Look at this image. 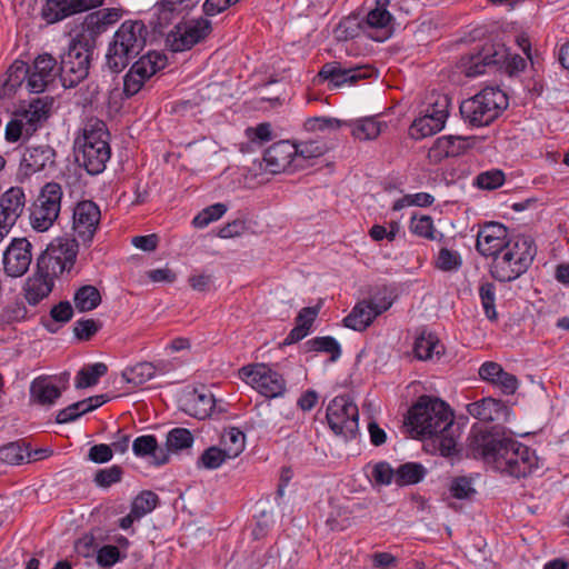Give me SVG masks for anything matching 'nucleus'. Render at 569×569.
<instances>
[{"mask_svg":"<svg viewBox=\"0 0 569 569\" xmlns=\"http://www.w3.org/2000/svg\"><path fill=\"white\" fill-rule=\"evenodd\" d=\"M448 490L450 496L458 500H472L477 495L472 478L466 476L453 477Z\"/></svg>","mask_w":569,"mask_h":569,"instance_id":"44","label":"nucleus"},{"mask_svg":"<svg viewBox=\"0 0 569 569\" xmlns=\"http://www.w3.org/2000/svg\"><path fill=\"white\" fill-rule=\"evenodd\" d=\"M425 475L426 469L422 465L407 462L396 470V483L398 486L415 485L421 481Z\"/></svg>","mask_w":569,"mask_h":569,"instance_id":"43","label":"nucleus"},{"mask_svg":"<svg viewBox=\"0 0 569 569\" xmlns=\"http://www.w3.org/2000/svg\"><path fill=\"white\" fill-rule=\"evenodd\" d=\"M102 327L99 320L80 319L73 325V335L81 341H89Z\"/></svg>","mask_w":569,"mask_h":569,"instance_id":"52","label":"nucleus"},{"mask_svg":"<svg viewBox=\"0 0 569 569\" xmlns=\"http://www.w3.org/2000/svg\"><path fill=\"white\" fill-rule=\"evenodd\" d=\"M108 371V367L103 362H96L80 369L74 379V387L77 389H84L96 386L99 379Z\"/></svg>","mask_w":569,"mask_h":569,"instance_id":"37","label":"nucleus"},{"mask_svg":"<svg viewBox=\"0 0 569 569\" xmlns=\"http://www.w3.org/2000/svg\"><path fill=\"white\" fill-rule=\"evenodd\" d=\"M27 316V308L21 300H17L9 305L2 312V318L7 322H16L23 320Z\"/></svg>","mask_w":569,"mask_h":569,"instance_id":"64","label":"nucleus"},{"mask_svg":"<svg viewBox=\"0 0 569 569\" xmlns=\"http://www.w3.org/2000/svg\"><path fill=\"white\" fill-rule=\"evenodd\" d=\"M110 132L104 121L91 117L86 120L74 140V149L109 144Z\"/></svg>","mask_w":569,"mask_h":569,"instance_id":"27","label":"nucleus"},{"mask_svg":"<svg viewBox=\"0 0 569 569\" xmlns=\"http://www.w3.org/2000/svg\"><path fill=\"white\" fill-rule=\"evenodd\" d=\"M62 390L51 383L50 378L40 376L30 385V402L41 407H51L61 397Z\"/></svg>","mask_w":569,"mask_h":569,"instance_id":"30","label":"nucleus"},{"mask_svg":"<svg viewBox=\"0 0 569 569\" xmlns=\"http://www.w3.org/2000/svg\"><path fill=\"white\" fill-rule=\"evenodd\" d=\"M57 76L60 77V70L56 58L49 53L39 54L30 66L27 89L33 93L43 92Z\"/></svg>","mask_w":569,"mask_h":569,"instance_id":"17","label":"nucleus"},{"mask_svg":"<svg viewBox=\"0 0 569 569\" xmlns=\"http://www.w3.org/2000/svg\"><path fill=\"white\" fill-rule=\"evenodd\" d=\"M325 148L316 141L303 142L298 146L295 169H302L309 159L318 158L323 154Z\"/></svg>","mask_w":569,"mask_h":569,"instance_id":"49","label":"nucleus"},{"mask_svg":"<svg viewBox=\"0 0 569 569\" xmlns=\"http://www.w3.org/2000/svg\"><path fill=\"white\" fill-rule=\"evenodd\" d=\"M452 427H448V431L439 432L436 436L438 449L443 457H452L457 453V440Z\"/></svg>","mask_w":569,"mask_h":569,"instance_id":"57","label":"nucleus"},{"mask_svg":"<svg viewBox=\"0 0 569 569\" xmlns=\"http://www.w3.org/2000/svg\"><path fill=\"white\" fill-rule=\"evenodd\" d=\"M467 411L485 422L506 421L509 416V408L501 400L490 397L469 403Z\"/></svg>","mask_w":569,"mask_h":569,"instance_id":"28","label":"nucleus"},{"mask_svg":"<svg viewBox=\"0 0 569 569\" xmlns=\"http://www.w3.org/2000/svg\"><path fill=\"white\" fill-rule=\"evenodd\" d=\"M342 122L335 118L328 117H313L306 121L305 127L307 130H326V129H338Z\"/></svg>","mask_w":569,"mask_h":569,"instance_id":"63","label":"nucleus"},{"mask_svg":"<svg viewBox=\"0 0 569 569\" xmlns=\"http://www.w3.org/2000/svg\"><path fill=\"white\" fill-rule=\"evenodd\" d=\"M27 457V449L19 442H10L0 448V461L19 465Z\"/></svg>","mask_w":569,"mask_h":569,"instance_id":"53","label":"nucleus"},{"mask_svg":"<svg viewBox=\"0 0 569 569\" xmlns=\"http://www.w3.org/2000/svg\"><path fill=\"white\" fill-rule=\"evenodd\" d=\"M410 230L418 237H422L429 240H435V227L430 216H421L411 218Z\"/></svg>","mask_w":569,"mask_h":569,"instance_id":"54","label":"nucleus"},{"mask_svg":"<svg viewBox=\"0 0 569 569\" xmlns=\"http://www.w3.org/2000/svg\"><path fill=\"white\" fill-rule=\"evenodd\" d=\"M93 51L74 39L70 41L59 63L60 80L64 88H74L88 77Z\"/></svg>","mask_w":569,"mask_h":569,"instance_id":"8","label":"nucleus"},{"mask_svg":"<svg viewBox=\"0 0 569 569\" xmlns=\"http://www.w3.org/2000/svg\"><path fill=\"white\" fill-rule=\"evenodd\" d=\"M53 104L51 97H38L32 99L28 106L18 111V114L24 120V124L29 126V132H37L49 119Z\"/></svg>","mask_w":569,"mask_h":569,"instance_id":"26","label":"nucleus"},{"mask_svg":"<svg viewBox=\"0 0 569 569\" xmlns=\"http://www.w3.org/2000/svg\"><path fill=\"white\" fill-rule=\"evenodd\" d=\"M188 406L189 408L187 410L191 416L198 419H204L211 415L214 407V399L211 393L194 391L189 399Z\"/></svg>","mask_w":569,"mask_h":569,"instance_id":"41","label":"nucleus"},{"mask_svg":"<svg viewBox=\"0 0 569 569\" xmlns=\"http://www.w3.org/2000/svg\"><path fill=\"white\" fill-rule=\"evenodd\" d=\"M107 402V397L104 395L90 397L83 400H80L78 402H74L67 408L58 411L56 416V422L57 423H69L71 421H74L82 415L90 412L103 403Z\"/></svg>","mask_w":569,"mask_h":569,"instance_id":"33","label":"nucleus"},{"mask_svg":"<svg viewBox=\"0 0 569 569\" xmlns=\"http://www.w3.org/2000/svg\"><path fill=\"white\" fill-rule=\"evenodd\" d=\"M149 31L141 20H126L114 32L106 53V66L120 73L144 49Z\"/></svg>","mask_w":569,"mask_h":569,"instance_id":"3","label":"nucleus"},{"mask_svg":"<svg viewBox=\"0 0 569 569\" xmlns=\"http://www.w3.org/2000/svg\"><path fill=\"white\" fill-rule=\"evenodd\" d=\"M167 64V57L157 51H149L132 63L123 78V92L127 97L138 93L143 83Z\"/></svg>","mask_w":569,"mask_h":569,"instance_id":"14","label":"nucleus"},{"mask_svg":"<svg viewBox=\"0 0 569 569\" xmlns=\"http://www.w3.org/2000/svg\"><path fill=\"white\" fill-rule=\"evenodd\" d=\"M396 296L388 287L380 288L370 299L359 301L343 319V325L356 331L366 330L376 317L387 311Z\"/></svg>","mask_w":569,"mask_h":569,"instance_id":"9","label":"nucleus"},{"mask_svg":"<svg viewBox=\"0 0 569 569\" xmlns=\"http://www.w3.org/2000/svg\"><path fill=\"white\" fill-rule=\"evenodd\" d=\"M430 101L426 108L427 112L447 120L449 116V107H450V99L447 94H440V93H432L430 96Z\"/></svg>","mask_w":569,"mask_h":569,"instance_id":"56","label":"nucleus"},{"mask_svg":"<svg viewBox=\"0 0 569 569\" xmlns=\"http://www.w3.org/2000/svg\"><path fill=\"white\" fill-rule=\"evenodd\" d=\"M505 182V173L499 169L481 172L476 178V184L480 189L493 190L501 187Z\"/></svg>","mask_w":569,"mask_h":569,"instance_id":"55","label":"nucleus"},{"mask_svg":"<svg viewBox=\"0 0 569 569\" xmlns=\"http://www.w3.org/2000/svg\"><path fill=\"white\" fill-rule=\"evenodd\" d=\"M407 426L415 437H433L453 426V413L441 399L421 396L408 411Z\"/></svg>","mask_w":569,"mask_h":569,"instance_id":"4","label":"nucleus"},{"mask_svg":"<svg viewBox=\"0 0 569 569\" xmlns=\"http://www.w3.org/2000/svg\"><path fill=\"white\" fill-rule=\"evenodd\" d=\"M176 21L173 29L166 37V46L172 52L190 50L212 32V23L208 18L188 20L187 17H178Z\"/></svg>","mask_w":569,"mask_h":569,"instance_id":"7","label":"nucleus"},{"mask_svg":"<svg viewBox=\"0 0 569 569\" xmlns=\"http://www.w3.org/2000/svg\"><path fill=\"white\" fill-rule=\"evenodd\" d=\"M159 497L149 490L139 493L131 503V510L136 518H142L150 513L158 505Z\"/></svg>","mask_w":569,"mask_h":569,"instance_id":"45","label":"nucleus"},{"mask_svg":"<svg viewBox=\"0 0 569 569\" xmlns=\"http://www.w3.org/2000/svg\"><path fill=\"white\" fill-rule=\"evenodd\" d=\"M508 229L499 222H487L477 234L476 248L483 257H499L508 244Z\"/></svg>","mask_w":569,"mask_h":569,"instance_id":"16","label":"nucleus"},{"mask_svg":"<svg viewBox=\"0 0 569 569\" xmlns=\"http://www.w3.org/2000/svg\"><path fill=\"white\" fill-rule=\"evenodd\" d=\"M122 469L119 466H112L107 469L99 470L94 476V481L100 487H110L121 480Z\"/></svg>","mask_w":569,"mask_h":569,"instance_id":"59","label":"nucleus"},{"mask_svg":"<svg viewBox=\"0 0 569 569\" xmlns=\"http://www.w3.org/2000/svg\"><path fill=\"white\" fill-rule=\"evenodd\" d=\"M77 239L58 238L38 257L33 284H54L56 280L71 281L78 254Z\"/></svg>","mask_w":569,"mask_h":569,"instance_id":"2","label":"nucleus"},{"mask_svg":"<svg viewBox=\"0 0 569 569\" xmlns=\"http://www.w3.org/2000/svg\"><path fill=\"white\" fill-rule=\"evenodd\" d=\"M154 375L156 367L151 362L144 361L126 368L121 377L127 383L140 386L152 379Z\"/></svg>","mask_w":569,"mask_h":569,"instance_id":"39","label":"nucleus"},{"mask_svg":"<svg viewBox=\"0 0 569 569\" xmlns=\"http://www.w3.org/2000/svg\"><path fill=\"white\" fill-rule=\"evenodd\" d=\"M30 77V66L21 60H16L6 73V79L0 84V101L11 98L17 89Z\"/></svg>","mask_w":569,"mask_h":569,"instance_id":"32","label":"nucleus"},{"mask_svg":"<svg viewBox=\"0 0 569 569\" xmlns=\"http://www.w3.org/2000/svg\"><path fill=\"white\" fill-rule=\"evenodd\" d=\"M199 0H160L158 7V23L166 27L176 21L178 17H188Z\"/></svg>","mask_w":569,"mask_h":569,"instance_id":"31","label":"nucleus"},{"mask_svg":"<svg viewBox=\"0 0 569 569\" xmlns=\"http://www.w3.org/2000/svg\"><path fill=\"white\" fill-rule=\"evenodd\" d=\"M226 452L219 447H209L206 449L199 458L198 466L204 469H217L219 468L226 460Z\"/></svg>","mask_w":569,"mask_h":569,"instance_id":"51","label":"nucleus"},{"mask_svg":"<svg viewBox=\"0 0 569 569\" xmlns=\"http://www.w3.org/2000/svg\"><path fill=\"white\" fill-rule=\"evenodd\" d=\"M120 551L118 547L106 545L98 550L97 562L102 568H110L120 560Z\"/></svg>","mask_w":569,"mask_h":569,"instance_id":"60","label":"nucleus"},{"mask_svg":"<svg viewBox=\"0 0 569 569\" xmlns=\"http://www.w3.org/2000/svg\"><path fill=\"white\" fill-rule=\"evenodd\" d=\"M31 243L26 238L14 239L3 253L4 271L10 277H20L31 263Z\"/></svg>","mask_w":569,"mask_h":569,"instance_id":"21","label":"nucleus"},{"mask_svg":"<svg viewBox=\"0 0 569 569\" xmlns=\"http://www.w3.org/2000/svg\"><path fill=\"white\" fill-rule=\"evenodd\" d=\"M246 436L238 428H230L221 436V449L227 458L238 457L244 449Z\"/></svg>","mask_w":569,"mask_h":569,"instance_id":"40","label":"nucleus"},{"mask_svg":"<svg viewBox=\"0 0 569 569\" xmlns=\"http://www.w3.org/2000/svg\"><path fill=\"white\" fill-rule=\"evenodd\" d=\"M62 199V188L57 182L46 183L30 209V223L37 231H47L57 220Z\"/></svg>","mask_w":569,"mask_h":569,"instance_id":"10","label":"nucleus"},{"mask_svg":"<svg viewBox=\"0 0 569 569\" xmlns=\"http://www.w3.org/2000/svg\"><path fill=\"white\" fill-rule=\"evenodd\" d=\"M495 287H480V299L485 310V315L489 321H497L498 313L496 311V295L493 291Z\"/></svg>","mask_w":569,"mask_h":569,"instance_id":"58","label":"nucleus"},{"mask_svg":"<svg viewBox=\"0 0 569 569\" xmlns=\"http://www.w3.org/2000/svg\"><path fill=\"white\" fill-rule=\"evenodd\" d=\"M306 347L308 350L331 353L332 360H336L341 353V349L337 340L329 336L310 339L306 342Z\"/></svg>","mask_w":569,"mask_h":569,"instance_id":"50","label":"nucleus"},{"mask_svg":"<svg viewBox=\"0 0 569 569\" xmlns=\"http://www.w3.org/2000/svg\"><path fill=\"white\" fill-rule=\"evenodd\" d=\"M101 218L99 207L91 200L79 202L73 210V232L82 242H90Z\"/></svg>","mask_w":569,"mask_h":569,"instance_id":"18","label":"nucleus"},{"mask_svg":"<svg viewBox=\"0 0 569 569\" xmlns=\"http://www.w3.org/2000/svg\"><path fill=\"white\" fill-rule=\"evenodd\" d=\"M369 67L342 68L339 62H328L322 66L318 76L328 80L330 86L339 88L346 83H356L361 79L370 77Z\"/></svg>","mask_w":569,"mask_h":569,"instance_id":"22","label":"nucleus"},{"mask_svg":"<svg viewBox=\"0 0 569 569\" xmlns=\"http://www.w3.org/2000/svg\"><path fill=\"white\" fill-rule=\"evenodd\" d=\"M111 157L110 144H100L89 148L74 149L76 162L90 176H97L104 171Z\"/></svg>","mask_w":569,"mask_h":569,"instance_id":"23","label":"nucleus"},{"mask_svg":"<svg viewBox=\"0 0 569 569\" xmlns=\"http://www.w3.org/2000/svg\"><path fill=\"white\" fill-rule=\"evenodd\" d=\"M467 441L468 451L473 458H481L498 471L515 478L531 476L541 467L536 450L513 439L476 431Z\"/></svg>","mask_w":569,"mask_h":569,"instance_id":"1","label":"nucleus"},{"mask_svg":"<svg viewBox=\"0 0 569 569\" xmlns=\"http://www.w3.org/2000/svg\"><path fill=\"white\" fill-rule=\"evenodd\" d=\"M508 107V97L499 88L487 87L460 104L465 122L472 127L492 123Z\"/></svg>","mask_w":569,"mask_h":569,"instance_id":"6","label":"nucleus"},{"mask_svg":"<svg viewBox=\"0 0 569 569\" xmlns=\"http://www.w3.org/2000/svg\"><path fill=\"white\" fill-rule=\"evenodd\" d=\"M471 147V137L443 136L433 142V146L429 149L428 157L433 162H440L445 158L463 154Z\"/></svg>","mask_w":569,"mask_h":569,"instance_id":"24","label":"nucleus"},{"mask_svg":"<svg viewBox=\"0 0 569 569\" xmlns=\"http://www.w3.org/2000/svg\"><path fill=\"white\" fill-rule=\"evenodd\" d=\"M508 58V48L500 42H488L476 53L461 57V67L467 77H477L491 70L502 71Z\"/></svg>","mask_w":569,"mask_h":569,"instance_id":"12","label":"nucleus"},{"mask_svg":"<svg viewBox=\"0 0 569 569\" xmlns=\"http://www.w3.org/2000/svg\"><path fill=\"white\" fill-rule=\"evenodd\" d=\"M371 477L378 485H390L396 479V471L388 462L381 461L373 466Z\"/></svg>","mask_w":569,"mask_h":569,"instance_id":"61","label":"nucleus"},{"mask_svg":"<svg viewBox=\"0 0 569 569\" xmlns=\"http://www.w3.org/2000/svg\"><path fill=\"white\" fill-rule=\"evenodd\" d=\"M327 421L330 429L345 439L356 437L359 429V410L348 396H337L328 405Z\"/></svg>","mask_w":569,"mask_h":569,"instance_id":"11","label":"nucleus"},{"mask_svg":"<svg viewBox=\"0 0 569 569\" xmlns=\"http://www.w3.org/2000/svg\"><path fill=\"white\" fill-rule=\"evenodd\" d=\"M445 123L446 121L441 117L438 118L426 110L423 116L412 122L409 134L412 139L419 140L436 134L445 127Z\"/></svg>","mask_w":569,"mask_h":569,"instance_id":"36","label":"nucleus"},{"mask_svg":"<svg viewBox=\"0 0 569 569\" xmlns=\"http://www.w3.org/2000/svg\"><path fill=\"white\" fill-rule=\"evenodd\" d=\"M121 18V10L106 8L89 13L82 23V32L74 40L94 50L98 38Z\"/></svg>","mask_w":569,"mask_h":569,"instance_id":"15","label":"nucleus"},{"mask_svg":"<svg viewBox=\"0 0 569 569\" xmlns=\"http://www.w3.org/2000/svg\"><path fill=\"white\" fill-rule=\"evenodd\" d=\"M56 162V150L50 146L29 147L24 150L20 169L26 176L52 167Z\"/></svg>","mask_w":569,"mask_h":569,"instance_id":"25","label":"nucleus"},{"mask_svg":"<svg viewBox=\"0 0 569 569\" xmlns=\"http://www.w3.org/2000/svg\"><path fill=\"white\" fill-rule=\"evenodd\" d=\"M445 348L432 332L422 331L413 342V353L418 360L427 361L440 358Z\"/></svg>","mask_w":569,"mask_h":569,"instance_id":"34","label":"nucleus"},{"mask_svg":"<svg viewBox=\"0 0 569 569\" xmlns=\"http://www.w3.org/2000/svg\"><path fill=\"white\" fill-rule=\"evenodd\" d=\"M239 377L267 398H276L286 391L283 377L266 363L248 365L239 369Z\"/></svg>","mask_w":569,"mask_h":569,"instance_id":"13","label":"nucleus"},{"mask_svg":"<svg viewBox=\"0 0 569 569\" xmlns=\"http://www.w3.org/2000/svg\"><path fill=\"white\" fill-rule=\"evenodd\" d=\"M479 377L499 388L505 395H513L518 389V379L493 361H487L479 368Z\"/></svg>","mask_w":569,"mask_h":569,"instance_id":"29","label":"nucleus"},{"mask_svg":"<svg viewBox=\"0 0 569 569\" xmlns=\"http://www.w3.org/2000/svg\"><path fill=\"white\" fill-rule=\"evenodd\" d=\"M132 450L136 456L146 457L150 456L152 462L157 466L168 462V451L158 446L157 439L152 435L140 436L134 439Z\"/></svg>","mask_w":569,"mask_h":569,"instance_id":"35","label":"nucleus"},{"mask_svg":"<svg viewBox=\"0 0 569 569\" xmlns=\"http://www.w3.org/2000/svg\"><path fill=\"white\" fill-rule=\"evenodd\" d=\"M193 443L192 433L186 428H174L167 436V451L190 448Z\"/></svg>","mask_w":569,"mask_h":569,"instance_id":"47","label":"nucleus"},{"mask_svg":"<svg viewBox=\"0 0 569 569\" xmlns=\"http://www.w3.org/2000/svg\"><path fill=\"white\" fill-rule=\"evenodd\" d=\"M73 316V308L67 300L54 305L50 310V317L56 323H67Z\"/></svg>","mask_w":569,"mask_h":569,"instance_id":"62","label":"nucleus"},{"mask_svg":"<svg viewBox=\"0 0 569 569\" xmlns=\"http://www.w3.org/2000/svg\"><path fill=\"white\" fill-rule=\"evenodd\" d=\"M29 126L24 124V120L18 114L11 119L6 127V140L8 142H18L20 140H28L34 132H29Z\"/></svg>","mask_w":569,"mask_h":569,"instance_id":"46","label":"nucleus"},{"mask_svg":"<svg viewBox=\"0 0 569 569\" xmlns=\"http://www.w3.org/2000/svg\"><path fill=\"white\" fill-rule=\"evenodd\" d=\"M298 144L281 140L270 146L263 154L264 169L272 174L284 172L288 168L295 169Z\"/></svg>","mask_w":569,"mask_h":569,"instance_id":"20","label":"nucleus"},{"mask_svg":"<svg viewBox=\"0 0 569 569\" xmlns=\"http://www.w3.org/2000/svg\"><path fill=\"white\" fill-rule=\"evenodd\" d=\"M101 293L97 287H79L74 292L73 302L79 312L96 309L101 303Z\"/></svg>","mask_w":569,"mask_h":569,"instance_id":"38","label":"nucleus"},{"mask_svg":"<svg viewBox=\"0 0 569 569\" xmlns=\"http://www.w3.org/2000/svg\"><path fill=\"white\" fill-rule=\"evenodd\" d=\"M103 0H48L41 14L48 23H56L72 14L100 7Z\"/></svg>","mask_w":569,"mask_h":569,"instance_id":"19","label":"nucleus"},{"mask_svg":"<svg viewBox=\"0 0 569 569\" xmlns=\"http://www.w3.org/2000/svg\"><path fill=\"white\" fill-rule=\"evenodd\" d=\"M227 211L224 203H214L200 211L192 220L196 228H204L212 221L220 219Z\"/></svg>","mask_w":569,"mask_h":569,"instance_id":"48","label":"nucleus"},{"mask_svg":"<svg viewBox=\"0 0 569 569\" xmlns=\"http://www.w3.org/2000/svg\"><path fill=\"white\" fill-rule=\"evenodd\" d=\"M381 122L373 117L359 119L352 123V136L360 141L376 139L381 133Z\"/></svg>","mask_w":569,"mask_h":569,"instance_id":"42","label":"nucleus"},{"mask_svg":"<svg viewBox=\"0 0 569 569\" xmlns=\"http://www.w3.org/2000/svg\"><path fill=\"white\" fill-rule=\"evenodd\" d=\"M537 247L530 236L516 234L509 238L508 244L499 257L493 259L490 272L499 282H510L531 266Z\"/></svg>","mask_w":569,"mask_h":569,"instance_id":"5","label":"nucleus"}]
</instances>
